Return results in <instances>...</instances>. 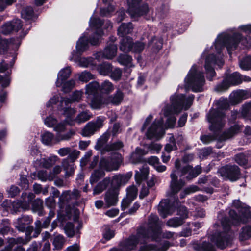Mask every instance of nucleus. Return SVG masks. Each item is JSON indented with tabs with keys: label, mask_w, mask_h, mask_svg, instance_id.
<instances>
[{
	"label": "nucleus",
	"mask_w": 251,
	"mask_h": 251,
	"mask_svg": "<svg viewBox=\"0 0 251 251\" xmlns=\"http://www.w3.org/2000/svg\"><path fill=\"white\" fill-rule=\"evenodd\" d=\"M194 96L193 95L187 97L183 94L171 95L170 98V104H165L161 113L166 119L164 124L162 117L156 119L148 128L146 136L148 139H159L165 134V130L175 127L176 118V115L179 114L182 110H187L192 105Z\"/></svg>",
	"instance_id": "f257e3e1"
},
{
	"label": "nucleus",
	"mask_w": 251,
	"mask_h": 251,
	"mask_svg": "<svg viewBox=\"0 0 251 251\" xmlns=\"http://www.w3.org/2000/svg\"><path fill=\"white\" fill-rule=\"evenodd\" d=\"M240 43L246 47H251V39L243 38L239 33H235L231 36L229 33L224 32L218 35L213 46L206 48L201 59L205 60L204 68L209 80H211L215 75L214 66L217 65L220 67L223 64L221 53L222 49L226 47L230 54L231 51L235 50Z\"/></svg>",
	"instance_id": "f03ea898"
},
{
	"label": "nucleus",
	"mask_w": 251,
	"mask_h": 251,
	"mask_svg": "<svg viewBox=\"0 0 251 251\" xmlns=\"http://www.w3.org/2000/svg\"><path fill=\"white\" fill-rule=\"evenodd\" d=\"M161 223L157 215L151 214L147 225L141 226L136 235L131 236L122 245L120 250L113 248L109 251H130L136 247L138 244L140 246L139 251H166L169 247L168 242H165L162 245H154L148 244L150 240H155L161 234Z\"/></svg>",
	"instance_id": "7ed1b4c3"
},
{
	"label": "nucleus",
	"mask_w": 251,
	"mask_h": 251,
	"mask_svg": "<svg viewBox=\"0 0 251 251\" xmlns=\"http://www.w3.org/2000/svg\"><path fill=\"white\" fill-rule=\"evenodd\" d=\"M102 22L98 18L92 16L89 21V26L80 37L76 45V52L72 53L70 60L78 63L82 67L96 66L95 60L91 57L80 58L79 56L86 51L89 48L88 43L96 45L99 43L100 37L103 34Z\"/></svg>",
	"instance_id": "20e7f679"
},
{
	"label": "nucleus",
	"mask_w": 251,
	"mask_h": 251,
	"mask_svg": "<svg viewBox=\"0 0 251 251\" xmlns=\"http://www.w3.org/2000/svg\"><path fill=\"white\" fill-rule=\"evenodd\" d=\"M128 3L127 12L132 18H136L143 15H148L153 19H161L167 13L169 10L168 5L162 4L157 7L154 12L148 5L142 3V0H127Z\"/></svg>",
	"instance_id": "39448f33"
},
{
	"label": "nucleus",
	"mask_w": 251,
	"mask_h": 251,
	"mask_svg": "<svg viewBox=\"0 0 251 251\" xmlns=\"http://www.w3.org/2000/svg\"><path fill=\"white\" fill-rule=\"evenodd\" d=\"M175 170L173 171L170 175L171 181L170 183V194L168 193V196H172L177 193L182 187L185 185V182L182 179L179 181L177 180V175L182 177L184 175L188 174L186 176L187 179H191L192 178L196 177L201 171V167L197 166L195 168H193L190 165H185L182 168H180V162L179 159H176L175 161Z\"/></svg>",
	"instance_id": "423d86ee"
},
{
	"label": "nucleus",
	"mask_w": 251,
	"mask_h": 251,
	"mask_svg": "<svg viewBox=\"0 0 251 251\" xmlns=\"http://www.w3.org/2000/svg\"><path fill=\"white\" fill-rule=\"evenodd\" d=\"M218 218L221 220V227L223 231L212 235L210 240L214 243L218 248L223 249L230 246L233 233L230 230L231 222L226 218H222V213H220L218 215Z\"/></svg>",
	"instance_id": "0eeeda50"
},
{
	"label": "nucleus",
	"mask_w": 251,
	"mask_h": 251,
	"mask_svg": "<svg viewBox=\"0 0 251 251\" xmlns=\"http://www.w3.org/2000/svg\"><path fill=\"white\" fill-rule=\"evenodd\" d=\"M184 82L186 90L191 88L194 92H201L203 90L205 79L199 66L194 64L192 66Z\"/></svg>",
	"instance_id": "6e6552de"
},
{
	"label": "nucleus",
	"mask_w": 251,
	"mask_h": 251,
	"mask_svg": "<svg viewBox=\"0 0 251 251\" xmlns=\"http://www.w3.org/2000/svg\"><path fill=\"white\" fill-rule=\"evenodd\" d=\"M233 206L238 212L239 215L233 209H231L229 211V216L232 220V223L235 225L240 222H247L251 217L250 208L241 203L239 200L233 201Z\"/></svg>",
	"instance_id": "1a4fd4ad"
},
{
	"label": "nucleus",
	"mask_w": 251,
	"mask_h": 251,
	"mask_svg": "<svg viewBox=\"0 0 251 251\" xmlns=\"http://www.w3.org/2000/svg\"><path fill=\"white\" fill-rule=\"evenodd\" d=\"M208 121L211 124L210 129L215 131L223 127L225 123V114L220 109H211L207 115Z\"/></svg>",
	"instance_id": "9d476101"
},
{
	"label": "nucleus",
	"mask_w": 251,
	"mask_h": 251,
	"mask_svg": "<svg viewBox=\"0 0 251 251\" xmlns=\"http://www.w3.org/2000/svg\"><path fill=\"white\" fill-rule=\"evenodd\" d=\"M74 134V132L70 130L65 134H56L54 137L53 133L46 131L42 135L41 141L46 145L52 146L60 141L68 140Z\"/></svg>",
	"instance_id": "9b49d317"
},
{
	"label": "nucleus",
	"mask_w": 251,
	"mask_h": 251,
	"mask_svg": "<svg viewBox=\"0 0 251 251\" xmlns=\"http://www.w3.org/2000/svg\"><path fill=\"white\" fill-rule=\"evenodd\" d=\"M123 161V158L120 154H115L111 158L102 157L100 162V169H103L107 171L117 170Z\"/></svg>",
	"instance_id": "f8f14e48"
},
{
	"label": "nucleus",
	"mask_w": 251,
	"mask_h": 251,
	"mask_svg": "<svg viewBox=\"0 0 251 251\" xmlns=\"http://www.w3.org/2000/svg\"><path fill=\"white\" fill-rule=\"evenodd\" d=\"M242 77L237 72L233 73L228 75L222 83L218 85L215 88V90L218 92H222L226 91L230 86L240 84L242 81Z\"/></svg>",
	"instance_id": "ddd939ff"
},
{
	"label": "nucleus",
	"mask_w": 251,
	"mask_h": 251,
	"mask_svg": "<svg viewBox=\"0 0 251 251\" xmlns=\"http://www.w3.org/2000/svg\"><path fill=\"white\" fill-rule=\"evenodd\" d=\"M104 118L98 117L95 121H91L87 123L82 131V135L85 137H89L101 128L103 125Z\"/></svg>",
	"instance_id": "4468645a"
},
{
	"label": "nucleus",
	"mask_w": 251,
	"mask_h": 251,
	"mask_svg": "<svg viewBox=\"0 0 251 251\" xmlns=\"http://www.w3.org/2000/svg\"><path fill=\"white\" fill-rule=\"evenodd\" d=\"M222 175L228 178L231 181H235L240 175L239 168L235 165L226 166L220 170Z\"/></svg>",
	"instance_id": "2eb2a0df"
},
{
	"label": "nucleus",
	"mask_w": 251,
	"mask_h": 251,
	"mask_svg": "<svg viewBox=\"0 0 251 251\" xmlns=\"http://www.w3.org/2000/svg\"><path fill=\"white\" fill-rule=\"evenodd\" d=\"M117 47L114 43H110L104 49L103 52H98L95 55L96 59L100 61V58L111 59L117 54Z\"/></svg>",
	"instance_id": "dca6fc26"
},
{
	"label": "nucleus",
	"mask_w": 251,
	"mask_h": 251,
	"mask_svg": "<svg viewBox=\"0 0 251 251\" xmlns=\"http://www.w3.org/2000/svg\"><path fill=\"white\" fill-rule=\"evenodd\" d=\"M174 205L171 204L170 201L168 199L162 200L158 207V211L160 215L163 218L171 215L174 211Z\"/></svg>",
	"instance_id": "f3484780"
},
{
	"label": "nucleus",
	"mask_w": 251,
	"mask_h": 251,
	"mask_svg": "<svg viewBox=\"0 0 251 251\" xmlns=\"http://www.w3.org/2000/svg\"><path fill=\"white\" fill-rule=\"evenodd\" d=\"M21 27L20 20L16 19L5 23L1 27V32L4 34L7 35L13 31H18Z\"/></svg>",
	"instance_id": "a211bd4d"
},
{
	"label": "nucleus",
	"mask_w": 251,
	"mask_h": 251,
	"mask_svg": "<svg viewBox=\"0 0 251 251\" xmlns=\"http://www.w3.org/2000/svg\"><path fill=\"white\" fill-rule=\"evenodd\" d=\"M32 222V219L28 215H24L14 222L15 227L20 231L24 232L27 230L29 225Z\"/></svg>",
	"instance_id": "6ab92c4d"
},
{
	"label": "nucleus",
	"mask_w": 251,
	"mask_h": 251,
	"mask_svg": "<svg viewBox=\"0 0 251 251\" xmlns=\"http://www.w3.org/2000/svg\"><path fill=\"white\" fill-rule=\"evenodd\" d=\"M64 103L63 104V106L60 103V109L63 110V114L65 116V119L64 121L66 122L68 125H74L75 123V115L76 113V110L74 108L70 107H64Z\"/></svg>",
	"instance_id": "aec40b11"
},
{
	"label": "nucleus",
	"mask_w": 251,
	"mask_h": 251,
	"mask_svg": "<svg viewBox=\"0 0 251 251\" xmlns=\"http://www.w3.org/2000/svg\"><path fill=\"white\" fill-rule=\"evenodd\" d=\"M132 176L131 172H129L125 175L119 174L113 177L112 183L117 186H120L127 183Z\"/></svg>",
	"instance_id": "412c9836"
},
{
	"label": "nucleus",
	"mask_w": 251,
	"mask_h": 251,
	"mask_svg": "<svg viewBox=\"0 0 251 251\" xmlns=\"http://www.w3.org/2000/svg\"><path fill=\"white\" fill-rule=\"evenodd\" d=\"M99 90H100V86L97 81H92L87 84L85 86L87 98L89 99L90 98L98 96Z\"/></svg>",
	"instance_id": "4be33fe9"
},
{
	"label": "nucleus",
	"mask_w": 251,
	"mask_h": 251,
	"mask_svg": "<svg viewBox=\"0 0 251 251\" xmlns=\"http://www.w3.org/2000/svg\"><path fill=\"white\" fill-rule=\"evenodd\" d=\"M106 98L107 104H112L118 105L122 101L124 98V94L122 91L118 90L113 95L109 96Z\"/></svg>",
	"instance_id": "5701e85b"
},
{
	"label": "nucleus",
	"mask_w": 251,
	"mask_h": 251,
	"mask_svg": "<svg viewBox=\"0 0 251 251\" xmlns=\"http://www.w3.org/2000/svg\"><path fill=\"white\" fill-rule=\"evenodd\" d=\"M118 193L115 190L108 191L104 197L105 204L108 206L115 205L118 201Z\"/></svg>",
	"instance_id": "b1692460"
},
{
	"label": "nucleus",
	"mask_w": 251,
	"mask_h": 251,
	"mask_svg": "<svg viewBox=\"0 0 251 251\" xmlns=\"http://www.w3.org/2000/svg\"><path fill=\"white\" fill-rule=\"evenodd\" d=\"M71 73V70L69 67H65L61 70L58 74L57 79L56 81V86L60 87L62 85L63 82L69 77Z\"/></svg>",
	"instance_id": "393cba45"
},
{
	"label": "nucleus",
	"mask_w": 251,
	"mask_h": 251,
	"mask_svg": "<svg viewBox=\"0 0 251 251\" xmlns=\"http://www.w3.org/2000/svg\"><path fill=\"white\" fill-rule=\"evenodd\" d=\"M83 92L82 90L75 91L72 96L71 99L67 98H61L60 103L63 106L64 103L65 106H67L69 104L75 101H79L82 98Z\"/></svg>",
	"instance_id": "a878e982"
},
{
	"label": "nucleus",
	"mask_w": 251,
	"mask_h": 251,
	"mask_svg": "<svg viewBox=\"0 0 251 251\" xmlns=\"http://www.w3.org/2000/svg\"><path fill=\"white\" fill-rule=\"evenodd\" d=\"M62 166L65 172V177H69L72 176L76 168V166L72 162L68 161V159H63L62 161Z\"/></svg>",
	"instance_id": "bb28decb"
},
{
	"label": "nucleus",
	"mask_w": 251,
	"mask_h": 251,
	"mask_svg": "<svg viewBox=\"0 0 251 251\" xmlns=\"http://www.w3.org/2000/svg\"><path fill=\"white\" fill-rule=\"evenodd\" d=\"M91 102L90 106L92 109H100L107 105L106 98H101L99 95L90 98Z\"/></svg>",
	"instance_id": "cd10ccee"
},
{
	"label": "nucleus",
	"mask_w": 251,
	"mask_h": 251,
	"mask_svg": "<svg viewBox=\"0 0 251 251\" xmlns=\"http://www.w3.org/2000/svg\"><path fill=\"white\" fill-rule=\"evenodd\" d=\"M241 130V126L239 125L236 124L223 134L221 140H225L229 139L239 133Z\"/></svg>",
	"instance_id": "c85d7f7f"
},
{
	"label": "nucleus",
	"mask_w": 251,
	"mask_h": 251,
	"mask_svg": "<svg viewBox=\"0 0 251 251\" xmlns=\"http://www.w3.org/2000/svg\"><path fill=\"white\" fill-rule=\"evenodd\" d=\"M193 248L197 251H215V248L209 242H203L202 244H198L194 242Z\"/></svg>",
	"instance_id": "c756f323"
},
{
	"label": "nucleus",
	"mask_w": 251,
	"mask_h": 251,
	"mask_svg": "<svg viewBox=\"0 0 251 251\" xmlns=\"http://www.w3.org/2000/svg\"><path fill=\"white\" fill-rule=\"evenodd\" d=\"M149 174V167L147 165H144L139 171H136L135 177L137 183L141 182L142 180L146 179Z\"/></svg>",
	"instance_id": "7c9ffc66"
},
{
	"label": "nucleus",
	"mask_w": 251,
	"mask_h": 251,
	"mask_svg": "<svg viewBox=\"0 0 251 251\" xmlns=\"http://www.w3.org/2000/svg\"><path fill=\"white\" fill-rule=\"evenodd\" d=\"M132 42V39L129 36L123 38L120 43V50L126 52L130 51Z\"/></svg>",
	"instance_id": "2f4dec72"
},
{
	"label": "nucleus",
	"mask_w": 251,
	"mask_h": 251,
	"mask_svg": "<svg viewBox=\"0 0 251 251\" xmlns=\"http://www.w3.org/2000/svg\"><path fill=\"white\" fill-rule=\"evenodd\" d=\"M133 29V25L131 23H123L118 29V34L123 38L126 37V35L130 33Z\"/></svg>",
	"instance_id": "473e14b6"
},
{
	"label": "nucleus",
	"mask_w": 251,
	"mask_h": 251,
	"mask_svg": "<svg viewBox=\"0 0 251 251\" xmlns=\"http://www.w3.org/2000/svg\"><path fill=\"white\" fill-rule=\"evenodd\" d=\"M109 138V134L108 133H104L98 139L95 148L97 150H100L102 152L105 151V146L107 145L106 143L108 141Z\"/></svg>",
	"instance_id": "72a5a7b5"
},
{
	"label": "nucleus",
	"mask_w": 251,
	"mask_h": 251,
	"mask_svg": "<svg viewBox=\"0 0 251 251\" xmlns=\"http://www.w3.org/2000/svg\"><path fill=\"white\" fill-rule=\"evenodd\" d=\"M245 92L242 90L233 92L230 95V102L232 104H236L240 102L243 99Z\"/></svg>",
	"instance_id": "f704fd0d"
},
{
	"label": "nucleus",
	"mask_w": 251,
	"mask_h": 251,
	"mask_svg": "<svg viewBox=\"0 0 251 251\" xmlns=\"http://www.w3.org/2000/svg\"><path fill=\"white\" fill-rule=\"evenodd\" d=\"M92 117V114L89 110L82 111L75 117V123L81 124L89 120Z\"/></svg>",
	"instance_id": "c9c22d12"
},
{
	"label": "nucleus",
	"mask_w": 251,
	"mask_h": 251,
	"mask_svg": "<svg viewBox=\"0 0 251 251\" xmlns=\"http://www.w3.org/2000/svg\"><path fill=\"white\" fill-rule=\"evenodd\" d=\"M59 159V158L56 155H52L47 159H41L40 163L43 167L49 168L52 166Z\"/></svg>",
	"instance_id": "e433bc0d"
},
{
	"label": "nucleus",
	"mask_w": 251,
	"mask_h": 251,
	"mask_svg": "<svg viewBox=\"0 0 251 251\" xmlns=\"http://www.w3.org/2000/svg\"><path fill=\"white\" fill-rule=\"evenodd\" d=\"M75 77H78L79 81L85 83L95 78L94 75L87 71L76 74Z\"/></svg>",
	"instance_id": "4c0bfd02"
},
{
	"label": "nucleus",
	"mask_w": 251,
	"mask_h": 251,
	"mask_svg": "<svg viewBox=\"0 0 251 251\" xmlns=\"http://www.w3.org/2000/svg\"><path fill=\"white\" fill-rule=\"evenodd\" d=\"M250 238H251V226H246L242 228L239 234V239L241 241H244Z\"/></svg>",
	"instance_id": "58836bf2"
},
{
	"label": "nucleus",
	"mask_w": 251,
	"mask_h": 251,
	"mask_svg": "<svg viewBox=\"0 0 251 251\" xmlns=\"http://www.w3.org/2000/svg\"><path fill=\"white\" fill-rule=\"evenodd\" d=\"M98 70L100 75H106L112 71V66L108 63H103L98 66Z\"/></svg>",
	"instance_id": "ea45409f"
},
{
	"label": "nucleus",
	"mask_w": 251,
	"mask_h": 251,
	"mask_svg": "<svg viewBox=\"0 0 251 251\" xmlns=\"http://www.w3.org/2000/svg\"><path fill=\"white\" fill-rule=\"evenodd\" d=\"M33 230V227H29L25 231V239L22 237H18L16 239L15 242L17 244H26L31 239L30 234Z\"/></svg>",
	"instance_id": "a19ab883"
},
{
	"label": "nucleus",
	"mask_w": 251,
	"mask_h": 251,
	"mask_svg": "<svg viewBox=\"0 0 251 251\" xmlns=\"http://www.w3.org/2000/svg\"><path fill=\"white\" fill-rule=\"evenodd\" d=\"M65 243L64 237L60 235H56L53 240V250H59L62 249Z\"/></svg>",
	"instance_id": "79ce46f5"
},
{
	"label": "nucleus",
	"mask_w": 251,
	"mask_h": 251,
	"mask_svg": "<svg viewBox=\"0 0 251 251\" xmlns=\"http://www.w3.org/2000/svg\"><path fill=\"white\" fill-rule=\"evenodd\" d=\"M32 210L34 212H37L39 216L44 215L43 210V201L40 199H36L33 202Z\"/></svg>",
	"instance_id": "37998d69"
},
{
	"label": "nucleus",
	"mask_w": 251,
	"mask_h": 251,
	"mask_svg": "<svg viewBox=\"0 0 251 251\" xmlns=\"http://www.w3.org/2000/svg\"><path fill=\"white\" fill-rule=\"evenodd\" d=\"M132 58L127 54H121L118 57V62L127 67H132Z\"/></svg>",
	"instance_id": "c03bdc74"
},
{
	"label": "nucleus",
	"mask_w": 251,
	"mask_h": 251,
	"mask_svg": "<svg viewBox=\"0 0 251 251\" xmlns=\"http://www.w3.org/2000/svg\"><path fill=\"white\" fill-rule=\"evenodd\" d=\"M114 89L113 85L111 82L108 80H105L102 82L100 86V90L102 93H109L112 92Z\"/></svg>",
	"instance_id": "a18cd8bd"
},
{
	"label": "nucleus",
	"mask_w": 251,
	"mask_h": 251,
	"mask_svg": "<svg viewBox=\"0 0 251 251\" xmlns=\"http://www.w3.org/2000/svg\"><path fill=\"white\" fill-rule=\"evenodd\" d=\"M145 44L142 42L137 41L135 43L132 42L131 52L135 53L141 52L145 48Z\"/></svg>",
	"instance_id": "49530a36"
},
{
	"label": "nucleus",
	"mask_w": 251,
	"mask_h": 251,
	"mask_svg": "<svg viewBox=\"0 0 251 251\" xmlns=\"http://www.w3.org/2000/svg\"><path fill=\"white\" fill-rule=\"evenodd\" d=\"M124 146L123 143L121 141H117L111 144L105 146V151H115L121 149Z\"/></svg>",
	"instance_id": "de8ad7c7"
},
{
	"label": "nucleus",
	"mask_w": 251,
	"mask_h": 251,
	"mask_svg": "<svg viewBox=\"0 0 251 251\" xmlns=\"http://www.w3.org/2000/svg\"><path fill=\"white\" fill-rule=\"evenodd\" d=\"M149 46H152V49L154 51L159 50L162 46V40L161 38L154 37L149 43Z\"/></svg>",
	"instance_id": "09e8293b"
},
{
	"label": "nucleus",
	"mask_w": 251,
	"mask_h": 251,
	"mask_svg": "<svg viewBox=\"0 0 251 251\" xmlns=\"http://www.w3.org/2000/svg\"><path fill=\"white\" fill-rule=\"evenodd\" d=\"M105 173L102 170L95 171L92 175L90 177V183L93 184L97 182L101 177L104 176Z\"/></svg>",
	"instance_id": "8fccbe9b"
},
{
	"label": "nucleus",
	"mask_w": 251,
	"mask_h": 251,
	"mask_svg": "<svg viewBox=\"0 0 251 251\" xmlns=\"http://www.w3.org/2000/svg\"><path fill=\"white\" fill-rule=\"evenodd\" d=\"M109 183V180L105 179L102 182H100L95 188L93 191L94 195H97L102 192Z\"/></svg>",
	"instance_id": "3c124183"
},
{
	"label": "nucleus",
	"mask_w": 251,
	"mask_h": 251,
	"mask_svg": "<svg viewBox=\"0 0 251 251\" xmlns=\"http://www.w3.org/2000/svg\"><path fill=\"white\" fill-rule=\"evenodd\" d=\"M75 85V81L74 79H70L68 81L65 80L63 82L62 87V91L65 93L70 91Z\"/></svg>",
	"instance_id": "603ef678"
},
{
	"label": "nucleus",
	"mask_w": 251,
	"mask_h": 251,
	"mask_svg": "<svg viewBox=\"0 0 251 251\" xmlns=\"http://www.w3.org/2000/svg\"><path fill=\"white\" fill-rule=\"evenodd\" d=\"M183 223V221L180 218H173L169 219L166 224L169 227H177L181 226Z\"/></svg>",
	"instance_id": "864d4df0"
},
{
	"label": "nucleus",
	"mask_w": 251,
	"mask_h": 251,
	"mask_svg": "<svg viewBox=\"0 0 251 251\" xmlns=\"http://www.w3.org/2000/svg\"><path fill=\"white\" fill-rule=\"evenodd\" d=\"M239 65L242 69L249 70L251 68V57L247 56L240 60Z\"/></svg>",
	"instance_id": "5fc2aeb1"
},
{
	"label": "nucleus",
	"mask_w": 251,
	"mask_h": 251,
	"mask_svg": "<svg viewBox=\"0 0 251 251\" xmlns=\"http://www.w3.org/2000/svg\"><path fill=\"white\" fill-rule=\"evenodd\" d=\"M126 191V197L128 198L131 200H133L137 197L138 190L135 186L132 185L128 187L127 188Z\"/></svg>",
	"instance_id": "6e6d98bb"
},
{
	"label": "nucleus",
	"mask_w": 251,
	"mask_h": 251,
	"mask_svg": "<svg viewBox=\"0 0 251 251\" xmlns=\"http://www.w3.org/2000/svg\"><path fill=\"white\" fill-rule=\"evenodd\" d=\"M38 177L42 181H45L47 180H52L53 179V176H51L50 173L49 174L46 171L44 170L38 172Z\"/></svg>",
	"instance_id": "4d7b16f0"
},
{
	"label": "nucleus",
	"mask_w": 251,
	"mask_h": 251,
	"mask_svg": "<svg viewBox=\"0 0 251 251\" xmlns=\"http://www.w3.org/2000/svg\"><path fill=\"white\" fill-rule=\"evenodd\" d=\"M66 124L67 123L65 121H63L56 124L54 126L53 130L57 132V134H62L66 129Z\"/></svg>",
	"instance_id": "13d9d810"
},
{
	"label": "nucleus",
	"mask_w": 251,
	"mask_h": 251,
	"mask_svg": "<svg viewBox=\"0 0 251 251\" xmlns=\"http://www.w3.org/2000/svg\"><path fill=\"white\" fill-rule=\"evenodd\" d=\"M33 14V10L31 7H27L24 9L21 12V15L23 18L25 20L30 19Z\"/></svg>",
	"instance_id": "bf43d9fd"
},
{
	"label": "nucleus",
	"mask_w": 251,
	"mask_h": 251,
	"mask_svg": "<svg viewBox=\"0 0 251 251\" xmlns=\"http://www.w3.org/2000/svg\"><path fill=\"white\" fill-rule=\"evenodd\" d=\"M162 146L158 143H152L147 146L148 151L151 153L155 152L158 153L160 151Z\"/></svg>",
	"instance_id": "052dcab7"
},
{
	"label": "nucleus",
	"mask_w": 251,
	"mask_h": 251,
	"mask_svg": "<svg viewBox=\"0 0 251 251\" xmlns=\"http://www.w3.org/2000/svg\"><path fill=\"white\" fill-rule=\"evenodd\" d=\"M57 123L56 119L50 115L44 119V124L49 127H53Z\"/></svg>",
	"instance_id": "680f3d73"
},
{
	"label": "nucleus",
	"mask_w": 251,
	"mask_h": 251,
	"mask_svg": "<svg viewBox=\"0 0 251 251\" xmlns=\"http://www.w3.org/2000/svg\"><path fill=\"white\" fill-rule=\"evenodd\" d=\"M64 230L66 234L68 237H72L75 234L74 226L72 223H68L66 224Z\"/></svg>",
	"instance_id": "e2e57ef3"
},
{
	"label": "nucleus",
	"mask_w": 251,
	"mask_h": 251,
	"mask_svg": "<svg viewBox=\"0 0 251 251\" xmlns=\"http://www.w3.org/2000/svg\"><path fill=\"white\" fill-rule=\"evenodd\" d=\"M235 160L240 165H244L247 163L248 159L244 154L240 153L235 156Z\"/></svg>",
	"instance_id": "0e129e2a"
},
{
	"label": "nucleus",
	"mask_w": 251,
	"mask_h": 251,
	"mask_svg": "<svg viewBox=\"0 0 251 251\" xmlns=\"http://www.w3.org/2000/svg\"><path fill=\"white\" fill-rule=\"evenodd\" d=\"M72 197L71 195V192L70 191H66L62 193V195L59 197L60 201L64 203L65 202H68L70 200H72Z\"/></svg>",
	"instance_id": "69168bd1"
},
{
	"label": "nucleus",
	"mask_w": 251,
	"mask_h": 251,
	"mask_svg": "<svg viewBox=\"0 0 251 251\" xmlns=\"http://www.w3.org/2000/svg\"><path fill=\"white\" fill-rule=\"evenodd\" d=\"M80 152L76 150H71L70 153L68 154V157L66 159H68L70 162H74L78 157Z\"/></svg>",
	"instance_id": "338daca9"
},
{
	"label": "nucleus",
	"mask_w": 251,
	"mask_h": 251,
	"mask_svg": "<svg viewBox=\"0 0 251 251\" xmlns=\"http://www.w3.org/2000/svg\"><path fill=\"white\" fill-rule=\"evenodd\" d=\"M177 214L180 216V219L183 221L188 217V212L185 207L180 206L177 210Z\"/></svg>",
	"instance_id": "774afa93"
}]
</instances>
